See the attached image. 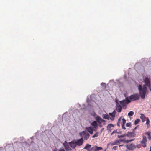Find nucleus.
Returning a JSON list of instances; mask_svg holds the SVG:
<instances>
[{
  "instance_id": "f257e3e1",
  "label": "nucleus",
  "mask_w": 151,
  "mask_h": 151,
  "mask_svg": "<svg viewBox=\"0 0 151 151\" xmlns=\"http://www.w3.org/2000/svg\"><path fill=\"white\" fill-rule=\"evenodd\" d=\"M63 145L67 151H71L72 150L71 148L74 149L77 146L76 143V140H73L69 142L68 143L66 141H65L63 143Z\"/></svg>"
},
{
  "instance_id": "f03ea898",
  "label": "nucleus",
  "mask_w": 151,
  "mask_h": 151,
  "mask_svg": "<svg viewBox=\"0 0 151 151\" xmlns=\"http://www.w3.org/2000/svg\"><path fill=\"white\" fill-rule=\"evenodd\" d=\"M138 89L139 91V96L141 98L144 99L146 94L147 88L145 85L143 86L139 85L138 86Z\"/></svg>"
},
{
  "instance_id": "7ed1b4c3",
  "label": "nucleus",
  "mask_w": 151,
  "mask_h": 151,
  "mask_svg": "<svg viewBox=\"0 0 151 151\" xmlns=\"http://www.w3.org/2000/svg\"><path fill=\"white\" fill-rule=\"evenodd\" d=\"M116 111L114 110L112 113H110L109 115L107 114H103L102 117L103 119H107L109 120L113 121L115 116Z\"/></svg>"
},
{
  "instance_id": "20e7f679",
  "label": "nucleus",
  "mask_w": 151,
  "mask_h": 151,
  "mask_svg": "<svg viewBox=\"0 0 151 151\" xmlns=\"http://www.w3.org/2000/svg\"><path fill=\"white\" fill-rule=\"evenodd\" d=\"M139 95L137 94L132 95L129 97H126V101L127 103H129L131 101H134L138 100L139 99Z\"/></svg>"
},
{
  "instance_id": "39448f33",
  "label": "nucleus",
  "mask_w": 151,
  "mask_h": 151,
  "mask_svg": "<svg viewBox=\"0 0 151 151\" xmlns=\"http://www.w3.org/2000/svg\"><path fill=\"white\" fill-rule=\"evenodd\" d=\"M134 139L130 140H125V139H123L116 140L112 144V145H118L120 143V142H122L124 143H128L129 142H132L134 140Z\"/></svg>"
},
{
  "instance_id": "423d86ee",
  "label": "nucleus",
  "mask_w": 151,
  "mask_h": 151,
  "mask_svg": "<svg viewBox=\"0 0 151 151\" xmlns=\"http://www.w3.org/2000/svg\"><path fill=\"white\" fill-rule=\"evenodd\" d=\"M96 119L99 124V126L100 127H101L102 126V123L104 125L106 124V121L104 120L103 119L101 118L99 116H97L96 118Z\"/></svg>"
},
{
  "instance_id": "0eeeda50",
  "label": "nucleus",
  "mask_w": 151,
  "mask_h": 151,
  "mask_svg": "<svg viewBox=\"0 0 151 151\" xmlns=\"http://www.w3.org/2000/svg\"><path fill=\"white\" fill-rule=\"evenodd\" d=\"M79 134L82 137L81 138H83L85 140H87L90 136L88 132H86L84 131L80 132Z\"/></svg>"
},
{
  "instance_id": "6e6552de",
  "label": "nucleus",
  "mask_w": 151,
  "mask_h": 151,
  "mask_svg": "<svg viewBox=\"0 0 151 151\" xmlns=\"http://www.w3.org/2000/svg\"><path fill=\"white\" fill-rule=\"evenodd\" d=\"M144 82L145 83V85L148 87L149 90L151 91V85L149 79L147 77H145L144 79Z\"/></svg>"
},
{
  "instance_id": "1a4fd4ad",
  "label": "nucleus",
  "mask_w": 151,
  "mask_h": 151,
  "mask_svg": "<svg viewBox=\"0 0 151 151\" xmlns=\"http://www.w3.org/2000/svg\"><path fill=\"white\" fill-rule=\"evenodd\" d=\"M115 102L116 106V110L118 111V112L120 113L121 111V110L122 109V106L119 103L118 101V100H116Z\"/></svg>"
},
{
  "instance_id": "9d476101",
  "label": "nucleus",
  "mask_w": 151,
  "mask_h": 151,
  "mask_svg": "<svg viewBox=\"0 0 151 151\" xmlns=\"http://www.w3.org/2000/svg\"><path fill=\"white\" fill-rule=\"evenodd\" d=\"M127 149L129 150H132L136 147L135 145L131 143L129 144H127L126 145Z\"/></svg>"
},
{
  "instance_id": "9b49d317",
  "label": "nucleus",
  "mask_w": 151,
  "mask_h": 151,
  "mask_svg": "<svg viewBox=\"0 0 151 151\" xmlns=\"http://www.w3.org/2000/svg\"><path fill=\"white\" fill-rule=\"evenodd\" d=\"M147 138L145 136L143 137V139L141 142V144L144 147H146Z\"/></svg>"
},
{
  "instance_id": "f8f14e48",
  "label": "nucleus",
  "mask_w": 151,
  "mask_h": 151,
  "mask_svg": "<svg viewBox=\"0 0 151 151\" xmlns=\"http://www.w3.org/2000/svg\"><path fill=\"white\" fill-rule=\"evenodd\" d=\"M119 102L120 104L122 106V107L124 109L126 108V104L129 103H127V101H126V98L125 100L120 101Z\"/></svg>"
},
{
  "instance_id": "ddd939ff",
  "label": "nucleus",
  "mask_w": 151,
  "mask_h": 151,
  "mask_svg": "<svg viewBox=\"0 0 151 151\" xmlns=\"http://www.w3.org/2000/svg\"><path fill=\"white\" fill-rule=\"evenodd\" d=\"M83 142V138H81L77 140H76V146H80L81 145Z\"/></svg>"
},
{
  "instance_id": "4468645a",
  "label": "nucleus",
  "mask_w": 151,
  "mask_h": 151,
  "mask_svg": "<svg viewBox=\"0 0 151 151\" xmlns=\"http://www.w3.org/2000/svg\"><path fill=\"white\" fill-rule=\"evenodd\" d=\"M91 125L93 127L94 129H97L98 127V124L97 121H94L91 123Z\"/></svg>"
},
{
  "instance_id": "2eb2a0df",
  "label": "nucleus",
  "mask_w": 151,
  "mask_h": 151,
  "mask_svg": "<svg viewBox=\"0 0 151 151\" xmlns=\"http://www.w3.org/2000/svg\"><path fill=\"white\" fill-rule=\"evenodd\" d=\"M126 120L124 118L122 119V122L121 123V126L122 129L124 130L126 129V128L124 126L125 124L126 123Z\"/></svg>"
},
{
  "instance_id": "dca6fc26",
  "label": "nucleus",
  "mask_w": 151,
  "mask_h": 151,
  "mask_svg": "<svg viewBox=\"0 0 151 151\" xmlns=\"http://www.w3.org/2000/svg\"><path fill=\"white\" fill-rule=\"evenodd\" d=\"M87 130L91 134H93V131H95V129H93L92 127H89L88 128Z\"/></svg>"
},
{
  "instance_id": "f3484780",
  "label": "nucleus",
  "mask_w": 151,
  "mask_h": 151,
  "mask_svg": "<svg viewBox=\"0 0 151 151\" xmlns=\"http://www.w3.org/2000/svg\"><path fill=\"white\" fill-rule=\"evenodd\" d=\"M113 125L111 124H109L107 126V130H109L110 132H111V127H113Z\"/></svg>"
},
{
  "instance_id": "a211bd4d",
  "label": "nucleus",
  "mask_w": 151,
  "mask_h": 151,
  "mask_svg": "<svg viewBox=\"0 0 151 151\" xmlns=\"http://www.w3.org/2000/svg\"><path fill=\"white\" fill-rule=\"evenodd\" d=\"M147 118L145 116L144 114H141L140 118L142 120V122H144L145 121V119H147Z\"/></svg>"
},
{
  "instance_id": "6ab92c4d",
  "label": "nucleus",
  "mask_w": 151,
  "mask_h": 151,
  "mask_svg": "<svg viewBox=\"0 0 151 151\" xmlns=\"http://www.w3.org/2000/svg\"><path fill=\"white\" fill-rule=\"evenodd\" d=\"M91 147V145H89V144H87L86 145V146H85V147H84V149H86L87 150H89V148Z\"/></svg>"
},
{
  "instance_id": "aec40b11",
  "label": "nucleus",
  "mask_w": 151,
  "mask_h": 151,
  "mask_svg": "<svg viewBox=\"0 0 151 151\" xmlns=\"http://www.w3.org/2000/svg\"><path fill=\"white\" fill-rule=\"evenodd\" d=\"M134 133L132 132H128L126 134L127 136L128 137H131L133 136Z\"/></svg>"
},
{
  "instance_id": "412c9836",
  "label": "nucleus",
  "mask_w": 151,
  "mask_h": 151,
  "mask_svg": "<svg viewBox=\"0 0 151 151\" xmlns=\"http://www.w3.org/2000/svg\"><path fill=\"white\" fill-rule=\"evenodd\" d=\"M147 121L146 123V124L147 125L148 127H149L150 126L149 123H150V120L149 119L148 117L147 118Z\"/></svg>"
},
{
  "instance_id": "4be33fe9",
  "label": "nucleus",
  "mask_w": 151,
  "mask_h": 151,
  "mask_svg": "<svg viewBox=\"0 0 151 151\" xmlns=\"http://www.w3.org/2000/svg\"><path fill=\"white\" fill-rule=\"evenodd\" d=\"M127 136L126 134H124L121 135H118V137L119 138H122L124 137H125Z\"/></svg>"
},
{
  "instance_id": "5701e85b",
  "label": "nucleus",
  "mask_w": 151,
  "mask_h": 151,
  "mask_svg": "<svg viewBox=\"0 0 151 151\" xmlns=\"http://www.w3.org/2000/svg\"><path fill=\"white\" fill-rule=\"evenodd\" d=\"M134 113L132 111H130L128 113V116L130 117L131 116H133L134 114Z\"/></svg>"
},
{
  "instance_id": "b1692460",
  "label": "nucleus",
  "mask_w": 151,
  "mask_h": 151,
  "mask_svg": "<svg viewBox=\"0 0 151 151\" xmlns=\"http://www.w3.org/2000/svg\"><path fill=\"white\" fill-rule=\"evenodd\" d=\"M99 134V132H96L92 137V138H95L97 137L98 136V134Z\"/></svg>"
},
{
  "instance_id": "393cba45",
  "label": "nucleus",
  "mask_w": 151,
  "mask_h": 151,
  "mask_svg": "<svg viewBox=\"0 0 151 151\" xmlns=\"http://www.w3.org/2000/svg\"><path fill=\"white\" fill-rule=\"evenodd\" d=\"M91 151H98L97 150H96V148L94 147H92L91 149L90 150Z\"/></svg>"
},
{
  "instance_id": "a878e982",
  "label": "nucleus",
  "mask_w": 151,
  "mask_h": 151,
  "mask_svg": "<svg viewBox=\"0 0 151 151\" xmlns=\"http://www.w3.org/2000/svg\"><path fill=\"white\" fill-rule=\"evenodd\" d=\"M140 120L138 119H136L134 122V124L135 125H136L138 124Z\"/></svg>"
},
{
  "instance_id": "bb28decb",
  "label": "nucleus",
  "mask_w": 151,
  "mask_h": 151,
  "mask_svg": "<svg viewBox=\"0 0 151 151\" xmlns=\"http://www.w3.org/2000/svg\"><path fill=\"white\" fill-rule=\"evenodd\" d=\"M126 126L127 127H130L131 126V123L130 122L127 123Z\"/></svg>"
},
{
  "instance_id": "cd10ccee",
  "label": "nucleus",
  "mask_w": 151,
  "mask_h": 151,
  "mask_svg": "<svg viewBox=\"0 0 151 151\" xmlns=\"http://www.w3.org/2000/svg\"><path fill=\"white\" fill-rule=\"evenodd\" d=\"M95 147L96 148V150H98V151H99V150H100L102 149V148L101 147H98L96 146V147Z\"/></svg>"
},
{
  "instance_id": "c85d7f7f",
  "label": "nucleus",
  "mask_w": 151,
  "mask_h": 151,
  "mask_svg": "<svg viewBox=\"0 0 151 151\" xmlns=\"http://www.w3.org/2000/svg\"><path fill=\"white\" fill-rule=\"evenodd\" d=\"M146 134L149 137H151V136L150 135V132H148L146 133Z\"/></svg>"
},
{
  "instance_id": "c756f323",
  "label": "nucleus",
  "mask_w": 151,
  "mask_h": 151,
  "mask_svg": "<svg viewBox=\"0 0 151 151\" xmlns=\"http://www.w3.org/2000/svg\"><path fill=\"white\" fill-rule=\"evenodd\" d=\"M101 85L103 86L105 88L106 87V84L105 83H102L101 84Z\"/></svg>"
},
{
  "instance_id": "7c9ffc66",
  "label": "nucleus",
  "mask_w": 151,
  "mask_h": 151,
  "mask_svg": "<svg viewBox=\"0 0 151 151\" xmlns=\"http://www.w3.org/2000/svg\"><path fill=\"white\" fill-rule=\"evenodd\" d=\"M118 147L117 146H114L113 147V148L116 150L117 149Z\"/></svg>"
},
{
  "instance_id": "2f4dec72",
  "label": "nucleus",
  "mask_w": 151,
  "mask_h": 151,
  "mask_svg": "<svg viewBox=\"0 0 151 151\" xmlns=\"http://www.w3.org/2000/svg\"><path fill=\"white\" fill-rule=\"evenodd\" d=\"M119 120L120 119H119V120H118V121L117 123V125L119 126H120V123L119 122Z\"/></svg>"
},
{
  "instance_id": "473e14b6",
  "label": "nucleus",
  "mask_w": 151,
  "mask_h": 151,
  "mask_svg": "<svg viewBox=\"0 0 151 151\" xmlns=\"http://www.w3.org/2000/svg\"><path fill=\"white\" fill-rule=\"evenodd\" d=\"M59 151H65L63 149H61L59 150Z\"/></svg>"
},
{
  "instance_id": "72a5a7b5",
  "label": "nucleus",
  "mask_w": 151,
  "mask_h": 151,
  "mask_svg": "<svg viewBox=\"0 0 151 151\" xmlns=\"http://www.w3.org/2000/svg\"><path fill=\"white\" fill-rule=\"evenodd\" d=\"M104 129V128H102L101 129L100 131H101V133L103 131Z\"/></svg>"
},
{
  "instance_id": "f704fd0d",
  "label": "nucleus",
  "mask_w": 151,
  "mask_h": 151,
  "mask_svg": "<svg viewBox=\"0 0 151 151\" xmlns=\"http://www.w3.org/2000/svg\"><path fill=\"white\" fill-rule=\"evenodd\" d=\"M123 145H119V148H120L121 147L123 146Z\"/></svg>"
},
{
  "instance_id": "c9c22d12",
  "label": "nucleus",
  "mask_w": 151,
  "mask_h": 151,
  "mask_svg": "<svg viewBox=\"0 0 151 151\" xmlns=\"http://www.w3.org/2000/svg\"><path fill=\"white\" fill-rule=\"evenodd\" d=\"M137 147L138 148H140V145H137Z\"/></svg>"
},
{
  "instance_id": "e433bc0d",
  "label": "nucleus",
  "mask_w": 151,
  "mask_h": 151,
  "mask_svg": "<svg viewBox=\"0 0 151 151\" xmlns=\"http://www.w3.org/2000/svg\"><path fill=\"white\" fill-rule=\"evenodd\" d=\"M115 131H113L112 132V133L111 134H113L114 133H115Z\"/></svg>"
},
{
  "instance_id": "4c0bfd02",
  "label": "nucleus",
  "mask_w": 151,
  "mask_h": 151,
  "mask_svg": "<svg viewBox=\"0 0 151 151\" xmlns=\"http://www.w3.org/2000/svg\"><path fill=\"white\" fill-rule=\"evenodd\" d=\"M148 138L150 140L151 139V137H148Z\"/></svg>"
},
{
  "instance_id": "58836bf2",
  "label": "nucleus",
  "mask_w": 151,
  "mask_h": 151,
  "mask_svg": "<svg viewBox=\"0 0 151 151\" xmlns=\"http://www.w3.org/2000/svg\"><path fill=\"white\" fill-rule=\"evenodd\" d=\"M150 150L149 151H151V146L150 147Z\"/></svg>"
},
{
  "instance_id": "ea45409f",
  "label": "nucleus",
  "mask_w": 151,
  "mask_h": 151,
  "mask_svg": "<svg viewBox=\"0 0 151 151\" xmlns=\"http://www.w3.org/2000/svg\"><path fill=\"white\" fill-rule=\"evenodd\" d=\"M137 128V127H136L134 129V130L135 129Z\"/></svg>"
},
{
  "instance_id": "a19ab883",
  "label": "nucleus",
  "mask_w": 151,
  "mask_h": 151,
  "mask_svg": "<svg viewBox=\"0 0 151 151\" xmlns=\"http://www.w3.org/2000/svg\"><path fill=\"white\" fill-rule=\"evenodd\" d=\"M88 105H89L91 106V105H90V104H89V103H88Z\"/></svg>"
},
{
  "instance_id": "79ce46f5",
  "label": "nucleus",
  "mask_w": 151,
  "mask_h": 151,
  "mask_svg": "<svg viewBox=\"0 0 151 151\" xmlns=\"http://www.w3.org/2000/svg\"><path fill=\"white\" fill-rule=\"evenodd\" d=\"M88 151H90V150H88Z\"/></svg>"
}]
</instances>
